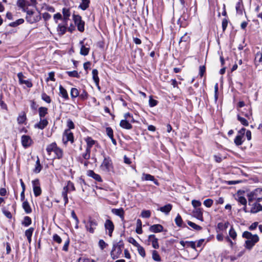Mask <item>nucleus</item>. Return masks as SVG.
I'll use <instances>...</instances> for the list:
<instances>
[{"mask_svg": "<svg viewBox=\"0 0 262 262\" xmlns=\"http://www.w3.org/2000/svg\"><path fill=\"white\" fill-rule=\"evenodd\" d=\"M85 226L87 231L90 233H93L98 224L97 221L92 219H90L88 222L84 221Z\"/></svg>", "mask_w": 262, "mask_h": 262, "instance_id": "obj_7", "label": "nucleus"}, {"mask_svg": "<svg viewBox=\"0 0 262 262\" xmlns=\"http://www.w3.org/2000/svg\"><path fill=\"white\" fill-rule=\"evenodd\" d=\"M59 93L60 95L66 100L68 99L69 96L66 90L61 85L59 86Z\"/></svg>", "mask_w": 262, "mask_h": 262, "instance_id": "obj_33", "label": "nucleus"}, {"mask_svg": "<svg viewBox=\"0 0 262 262\" xmlns=\"http://www.w3.org/2000/svg\"><path fill=\"white\" fill-rule=\"evenodd\" d=\"M23 207L27 213H30L32 211V209L27 201H24Z\"/></svg>", "mask_w": 262, "mask_h": 262, "instance_id": "obj_36", "label": "nucleus"}, {"mask_svg": "<svg viewBox=\"0 0 262 262\" xmlns=\"http://www.w3.org/2000/svg\"><path fill=\"white\" fill-rule=\"evenodd\" d=\"M242 114L243 116L246 117V119L250 120V122L253 120L252 118V113L251 108H249V112L248 113L242 112Z\"/></svg>", "mask_w": 262, "mask_h": 262, "instance_id": "obj_40", "label": "nucleus"}, {"mask_svg": "<svg viewBox=\"0 0 262 262\" xmlns=\"http://www.w3.org/2000/svg\"><path fill=\"white\" fill-rule=\"evenodd\" d=\"M136 232L138 234H141L142 233V222L140 219H138L137 221V227Z\"/></svg>", "mask_w": 262, "mask_h": 262, "instance_id": "obj_39", "label": "nucleus"}, {"mask_svg": "<svg viewBox=\"0 0 262 262\" xmlns=\"http://www.w3.org/2000/svg\"><path fill=\"white\" fill-rule=\"evenodd\" d=\"M106 132L107 135L110 138L112 137L113 136V130L111 127H106Z\"/></svg>", "mask_w": 262, "mask_h": 262, "instance_id": "obj_64", "label": "nucleus"}, {"mask_svg": "<svg viewBox=\"0 0 262 262\" xmlns=\"http://www.w3.org/2000/svg\"><path fill=\"white\" fill-rule=\"evenodd\" d=\"M255 62L256 64L257 62H262V53L260 51L257 52L255 54Z\"/></svg>", "mask_w": 262, "mask_h": 262, "instance_id": "obj_43", "label": "nucleus"}, {"mask_svg": "<svg viewBox=\"0 0 262 262\" xmlns=\"http://www.w3.org/2000/svg\"><path fill=\"white\" fill-rule=\"evenodd\" d=\"M147 242V245H150L151 244L152 247L154 249H158L159 248L158 239L154 234H151L148 236Z\"/></svg>", "mask_w": 262, "mask_h": 262, "instance_id": "obj_12", "label": "nucleus"}, {"mask_svg": "<svg viewBox=\"0 0 262 262\" xmlns=\"http://www.w3.org/2000/svg\"><path fill=\"white\" fill-rule=\"evenodd\" d=\"M107 245V244H106L103 240L100 239L99 241V246L101 250L104 249L106 247Z\"/></svg>", "mask_w": 262, "mask_h": 262, "instance_id": "obj_63", "label": "nucleus"}, {"mask_svg": "<svg viewBox=\"0 0 262 262\" xmlns=\"http://www.w3.org/2000/svg\"><path fill=\"white\" fill-rule=\"evenodd\" d=\"M151 215L149 210H143L141 212V216L143 218H149Z\"/></svg>", "mask_w": 262, "mask_h": 262, "instance_id": "obj_56", "label": "nucleus"}, {"mask_svg": "<svg viewBox=\"0 0 262 262\" xmlns=\"http://www.w3.org/2000/svg\"><path fill=\"white\" fill-rule=\"evenodd\" d=\"M67 73L69 76L72 77L78 78L80 76L77 71H68L67 72Z\"/></svg>", "mask_w": 262, "mask_h": 262, "instance_id": "obj_52", "label": "nucleus"}, {"mask_svg": "<svg viewBox=\"0 0 262 262\" xmlns=\"http://www.w3.org/2000/svg\"><path fill=\"white\" fill-rule=\"evenodd\" d=\"M31 219L29 216H25L24 217V221L22 223L23 225L26 227L29 226L31 224Z\"/></svg>", "mask_w": 262, "mask_h": 262, "instance_id": "obj_50", "label": "nucleus"}, {"mask_svg": "<svg viewBox=\"0 0 262 262\" xmlns=\"http://www.w3.org/2000/svg\"><path fill=\"white\" fill-rule=\"evenodd\" d=\"M112 212L114 214L119 216L122 220L124 219V210L122 208H119V209H113L112 210Z\"/></svg>", "mask_w": 262, "mask_h": 262, "instance_id": "obj_22", "label": "nucleus"}, {"mask_svg": "<svg viewBox=\"0 0 262 262\" xmlns=\"http://www.w3.org/2000/svg\"><path fill=\"white\" fill-rule=\"evenodd\" d=\"M80 44L81 45V48H80V54L82 55H83V56L87 55L89 54V53L90 47H86L83 44V41H81L80 42Z\"/></svg>", "mask_w": 262, "mask_h": 262, "instance_id": "obj_17", "label": "nucleus"}, {"mask_svg": "<svg viewBox=\"0 0 262 262\" xmlns=\"http://www.w3.org/2000/svg\"><path fill=\"white\" fill-rule=\"evenodd\" d=\"M172 209V205L170 204H167L163 207H160L158 210L161 212L168 214Z\"/></svg>", "mask_w": 262, "mask_h": 262, "instance_id": "obj_25", "label": "nucleus"}, {"mask_svg": "<svg viewBox=\"0 0 262 262\" xmlns=\"http://www.w3.org/2000/svg\"><path fill=\"white\" fill-rule=\"evenodd\" d=\"M72 98H76L79 95L78 90L76 88H72L70 93Z\"/></svg>", "mask_w": 262, "mask_h": 262, "instance_id": "obj_46", "label": "nucleus"}, {"mask_svg": "<svg viewBox=\"0 0 262 262\" xmlns=\"http://www.w3.org/2000/svg\"><path fill=\"white\" fill-rule=\"evenodd\" d=\"M191 204L193 207L195 208V209L201 205V202L200 201L195 200H193L191 202Z\"/></svg>", "mask_w": 262, "mask_h": 262, "instance_id": "obj_62", "label": "nucleus"}, {"mask_svg": "<svg viewBox=\"0 0 262 262\" xmlns=\"http://www.w3.org/2000/svg\"><path fill=\"white\" fill-rule=\"evenodd\" d=\"M195 216L199 220L203 221V212L202 209L201 208H196L194 211Z\"/></svg>", "mask_w": 262, "mask_h": 262, "instance_id": "obj_29", "label": "nucleus"}, {"mask_svg": "<svg viewBox=\"0 0 262 262\" xmlns=\"http://www.w3.org/2000/svg\"><path fill=\"white\" fill-rule=\"evenodd\" d=\"M41 98L43 101H45V102H46L48 103H50L51 102L50 97L48 95H47L46 93L42 94Z\"/></svg>", "mask_w": 262, "mask_h": 262, "instance_id": "obj_59", "label": "nucleus"}, {"mask_svg": "<svg viewBox=\"0 0 262 262\" xmlns=\"http://www.w3.org/2000/svg\"><path fill=\"white\" fill-rule=\"evenodd\" d=\"M73 19L79 31L82 32L84 30V21L79 15H73Z\"/></svg>", "mask_w": 262, "mask_h": 262, "instance_id": "obj_6", "label": "nucleus"}, {"mask_svg": "<svg viewBox=\"0 0 262 262\" xmlns=\"http://www.w3.org/2000/svg\"><path fill=\"white\" fill-rule=\"evenodd\" d=\"M242 237L245 239L244 247L246 249L250 251L259 241V237L258 235L253 234L249 231H244L242 234Z\"/></svg>", "mask_w": 262, "mask_h": 262, "instance_id": "obj_1", "label": "nucleus"}, {"mask_svg": "<svg viewBox=\"0 0 262 262\" xmlns=\"http://www.w3.org/2000/svg\"><path fill=\"white\" fill-rule=\"evenodd\" d=\"M254 201H251L248 202L249 205L251 206L250 212L253 213H255L262 210V206L259 204L258 202H254Z\"/></svg>", "mask_w": 262, "mask_h": 262, "instance_id": "obj_11", "label": "nucleus"}, {"mask_svg": "<svg viewBox=\"0 0 262 262\" xmlns=\"http://www.w3.org/2000/svg\"><path fill=\"white\" fill-rule=\"evenodd\" d=\"M90 4V0H82L78 7L82 10H85L89 7Z\"/></svg>", "mask_w": 262, "mask_h": 262, "instance_id": "obj_28", "label": "nucleus"}, {"mask_svg": "<svg viewBox=\"0 0 262 262\" xmlns=\"http://www.w3.org/2000/svg\"><path fill=\"white\" fill-rule=\"evenodd\" d=\"M188 224L189 226H190L191 227H192V228L196 230H200L202 229V227L201 226L195 224V223L191 221H188Z\"/></svg>", "mask_w": 262, "mask_h": 262, "instance_id": "obj_53", "label": "nucleus"}, {"mask_svg": "<svg viewBox=\"0 0 262 262\" xmlns=\"http://www.w3.org/2000/svg\"><path fill=\"white\" fill-rule=\"evenodd\" d=\"M175 223L176 225L179 227H182L183 224V220L180 215V214H178L175 219Z\"/></svg>", "mask_w": 262, "mask_h": 262, "instance_id": "obj_48", "label": "nucleus"}, {"mask_svg": "<svg viewBox=\"0 0 262 262\" xmlns=\"http://www.w3.org/2000/svg\"><path fill=\"white\" fill-rule=\"evenodd\" d=\"M247 198L248 202L256 201L259 202L262 200V188H257L248 193Z\"/></svg>", "mask_w": 262, "mask_h": 262, "instance_id": "obj_4", "label": "nucleus"}, {"mask_svg": "<svg viewBox=\"0 0 262 262\" xmlns=\"http://www.w3.org/2000/svg\"><path fill=\"white\" fill-rule=\"evenodd\" d=\"M48 124V121L47 119H40V121L38 123L35 125V127L40 129H43L46 127Z\"/></svg>", "mask_w": 262, "mask_h": 262, "instance_id": "obj_20", "label": "nucleus"}, {"mask_svg": "<svg viewBox=\"0 0 262 262\" xmlns=\"http://www.w3.org/2000/svg\"><path fill=\"white\" fill-rule=\"evenodd\" d=\"M237 120L244 126H248L249 121H250V120H248L247 119H246L238 115H237Z\"/></svg>", "mask_w": 262, "mask_h": 262, "instance_id": "obj_35", "label": "nucleus"}, {"mask_svg": "<svg viewBox=\"0 0 262 262\" xmlns=\"http://www.w3.org/2000/svg\"><path fill=\"white\" fill-rule=\"evenodd\" d=\"M104 227L105 230L108 231V235L111 237L112 236V233L114 230V225L113 223L110 220H106Z\"/></svg>", "mask_w": 262, "mask_h": 262, "instance_id": "obj_14", "label": "nucleus"}, {"mask_svg": "<svg viewBox=\"0 0 262 262\" xmlns=\"http://www.w3.org/2000/svg\"><path fill=\"white\" fill-rule=\"evenodd\" d=\"M213 200L210 199L205 200L204 202V205L207 207H210L213 204Z\"/></svg>", "mask_w": 262, "mask_h": 262, "instance_id": "obj_60", "label": "nucleus"}, {"mask_svg": "<svg viewBox=\"0 0 262 262\" xmlns=\"http://www.w3.org/2000/svg\"><path fill=\"white\" fill-rule=\"evenodd\" d=\"M84 140L86 143V148L91 150V148L95 144V141L90 137H88L86 138H85Z\"/></svg>", "mask_w": 262, "mask_h": 262, "instance_id": "obj_21", "label": "nucleus"}, {"mask_svg": "<svg viewBox=\"0 0 262 262\" xmlns=\"http://www.w3.org/2000/svg\"><path fill=\"white\" fill-rule=\"evenodd\" d=\"M69 141L72 143L74 142L73 134L70 129H66L63 134L62 142L66 144Z\"/></svg>", "mask_w": 262, "mask_h": 262, "instance_id": "obj_8", "label": "nucleus"}, {"mask_svg": "<svg viewBox=\"0 0 262 262\" xmlns=\"http://www.w3.org/2000/svg\"><path fill=\"white\" fill-rule=\"evenodd\" d=\"M26 120V115L24 112L19 114L17 118V122L18 124H24Z\"/></svg>", "mask_w": 262, "mask_h": 262, "instance_id": "obj_31", "label": "nucleus"}, {"mask_svg": "<svg viewBox=\"0 0 262 262\" xmlns=\"http://www.w3.org/2000/svg\"><path fill=\"white\" fill-rule=\"evenodd\" d=\"M229 236L233 239H235L237 236V234L234 229L232 227L229 232Z\"/></svg>", "mask_w": 262, "mask_h": 262, "instance_id": "obj_54", "label": "nucleus"}, {"mask_svg": "<svg viewBox=\"0 0 262 262\" xmlns=\"http://www.w3.org/2000/svg\"><path fill=\"white\" fill-rule=\"evenodd\" d=\"M39 115L40 119L43 118L48 113V108L45 107H40L38 110Z\"/></svg>", "mask_w": 262, "mask_h": 262, "instance_id": "obj_34", "label": "nucleus"}, {"mask_svg": "<svg viewBox=\"0 0 262 262\" xmlns=\"http://www.w3.org/2000/svg\"><path fill=\"white\" fill-rule=\"evenodd\" d=\"M62 11L63 15V20L65 23H67V20L69 19V17L71 15L70 9L68 8H63Z\"/></svg>", "mask_w": 262, "mask_h": 262, "instance_id": "obj_26", "label": "nucleus"}, {"mask_svg": "<svg viewBox=\"0 0 262 262\" xmlns=\"http://www.w3.org/2000/svg\"><path fill=\"white\" fill-rule=\"evenodd\" d=\"M33 190L35 196H39L41 194L40 184L38 179H35L32 181Z\"/></svg>", "mask_w": 262, "mask_h": 262, "instance_id": "obj_9", "label": "nucleus"}, {"mask_svg": "<svg viewBox=\"0 0 262 262\" xmlns=\"http://www.w3.org/2000/svg\"><path fill=\"white\" fill-rule=\"evenodd\" d=\"M21 142L23 146L26 148L32 144V140L30 136L27 135H23L21 138Z\"/></svg>", "mask_w": 262, "mask_h": 262, "instance_id": "obj_13", "label": "nucleus"}, {"mask_svg": "<svg viewBox=\"0 0 262 262\" xmlns=\"http://www.w3.org/2000/svg\"><path fill=\"white\" fill-rule=\"evenodd\" d=\"M67 28L66 25L59 24L58 25L57 31L60 35H62L66 32Z\"/></svg>", "mask_w": 262, "mask_h": 262, "instance_id": "obj_24", "label": "nucleus"}, {"mask_svg": "<svg viewBox=\"0 0 262 262\" xmlns=\"http://www.w3.org/2000/svg\"><path fill=\"white\" fill-rule=\"evenodd\" d=\"M46 151L49 156L51 155L52 152H54L55 154L54 158L60 159L63 156V150L57 145L55 142H52L48 145L46 147Z\"/></svg>", "mask_w": 262, "mask_h": 262, "instance_id": "obj_2", "label": "nucleus"}, {"mask_svg": "<svg viewBox=\"0 0 262 262\" xmlns=\"http://www.w3.org/2000/svg\"><path fill=\"white\" fill-rule=\"evenodd\" d=\"M101 169L105 172H108L113 169V163L109 157H104V159L100 165Z\"/></svg>", "mask_w": 262, "mask_h": 262, "instance_id": "obj_5", "label": "nucleus"}, {"mask_svg": "<svg viewBox=\"0 0 262 262\" xmlns=\"http://www.w3.org/2000/svg\"><path fill=\"white\" fill-rule=\"evenodd\" d=\"M24 22V19L20 18L16 20L15 21L12 22L9 24V26L12 27H15L20 24H22Z\"/></svg>", "mask_w": 262, "mask_h": 262, "instance_id": "obj_42", "label": "nucleus"}, {"mask_svg": "<svg viewBox=\"0 0 262 262\" xmlns=\"http://www.w3.org/2000/svg\"><path fill=\"white\" fill-rule=\"evenodd\" d=\"M63 189L68 192H70L74 191L75 189L74 184L71 181H68L67 185L63 187Z\"/></svg>", "mask_w": 262, "mask_h": 262, "instance_id": "obj_30", "label": "nucleus"}, {"mask_svg": "<svg viewBox=\"0 0 262 262\" xmlns=\"http://www.w3.org/2000/svg\"><path fill=\"white\" fill-rule=\"evenodd\" d=\"M236 10L237 13L240 14L243 12V5L241 2H238L236 5Z\"/></svg>", "mask_w": 262, "mask_h": 262, "instance_id": "obj_55", "label": "nucleus"}, {"mask_svg": "<svg viewBox=\"0 0 262 262\" xmlns=\"http://www.w3.org/2000/svg\"><path fill=\"white\" fill-rule=\"evenodd\" d=\"M68 192H69L68 191H67L63 189V191L62 192V196L63 198L65 205L68 203Z\"/></svg>", "mask_w": 262, "mask_h": 262, "instance_id": "obj_58", "label": "nucleus"}, {"mask_svg": "<svg viewBox=\"0 0 262 262\" xmlns=\"http://www.w3.org/2000/svg\"><path fill=\"white\" fill-rule=\"evenodd\" d=\"M17 77L20 84H25L28 88H31L33 84L31 80L29 79L25 80V76L23 73H18L17 74Z\"/></svg>", "mask_w": 262, "mask_h": 262, "instance_id": "obj_10", "label": "nucleus"}, {"mask_svg": "<svg viewBox=\"0 0 262 262\" xmlns=\"http://www.w3.org/2000/svg\"><path fill=\"white\" fill-rule=\"evenodd\" d=\"M3 96L2 94H0V106L2 109L7 111L8 110L7 104L3 100Z\"/></svg>", "mask_w": 262, "mask_h": 262, "instance_id": "obj_41", "label": "nucleus"}, {"mask_svg": "<svg viewBox=\"0 0 262 262\" xmlns=\"http://www.w3.org/2000/svg\"><path fill=\"white\" fill-rule=\"evenodd\" d=\"M236 200L242 205H246L247 200L244 196H241L238 193L236 197Z\"/></svg>", "mask_w": 262, "mask_h": 262, "instance_id": "obj_37", "label": "nucleus"}, {"mask_svg": "<svg viewBox=\"0 0 262 262\" xmlns=\"http://www.w3.org/2000/svg\"><path fill=\"white\" fill-rule=\"evenodd\" d=\"M98 72L96 69H94L92 71L93 79L95 82L96 84L98 86L99 79L98 76Z\"/></svg>", "mask_w": 262, "mask_h": 262, "instance_id": "obj_32", "label": "nucleus"}, {"mask_svg": "<svg viewBox=\"0 0 262 262\" xmlns=\"http://www.w3.org/2000/svg\"><path fill=\"white\" fill-rule=\"evenodd\" d=\"M41 168L42 166L40 163L39 159L38 158L36 161V164L33 171L35 173H38L41 171Z\"/></svg>", "mask_w": 262, "mask_h": 262, "instance_id": "obj_38", "label": "nucleus"}, {"mask_svg": "<svg viewBox=\"0 0 262 262\" xmlns=\"http://www.w3.org/2000/svg\"><path fill=\"white\" fill-rule=\"evenodd\" d=\"M243 136L241 135H237L234 139V143L236 145H241L243 144V141L242 140Z\"/></svg>", "mask_w": 262, "mask_h": 262, "instance_id": "obj_44", "label": "nucleus"}, {"mask_svg": "<svg viewBox=\"0 0 262 262\" xmlns=\"http://www.w3.org/2000/svg\"><path fill=\"white\" fill-rule=\"evenodd\" d=\"M152 257L154 260L157 261H160L161 259V257L158 254V252L156 250H154L152 252Z\"/></svg>", "mask_w": 262, "mask_h": 262, "instance_id": "obj_45", "label": "nucleus"}, {"mask_svg": "<svg viewBox=\"0 0 262 262\" xmlns=\"http://www.w3.org/2000/svg\"><path fill=\"white\" fill-rule=\"evenodd\" d=\"M33 231H34V228L32 227L29 228L28 229L26 230L25 231V236L27 237L28 242L29 243H31V237H32V235Z\"/></svg>", "mask_w": 262, "mask_h": 262, "instance_id": "obj_27", "label": "nucleus"}, {"mask_svg": "<svg viewBox=\"0 0 262 262\" xmlns=\"http://www.w3.org/2000/svg\"><path fill=\"white\" fill-rule=\"evenodd\" d=\"M137 250L138 251V253L139 254L143 257H144L145 256V251L143 247H142L140 245H139L138 247H137Z\"/></svg>", "mask_w": 262, "mask_h": 262, "instance_id": "obj_51", "label": "nucleus"}, {"mask_svg": "<svg viewBox=\"0 0 262 262\" xmlns=\"http://www.w3.org/2000/svg\"><path fill=\"white\" fill-rule=\"evenodd\" d=\"M88 176L93 178L96 181L98 182H102V180L100 175L98 174L95 173L93 170H88L87 172Z\"/></svg>", "mask_w": 262, "mask_h": 262, "instance_id": "obj_19", "label": "nucleus"}, {"mask_svg": "<svg viewBox=\"0 0 262 262\" xmlns=\"http://www.w3.org/2000/svg\"><path fill=\"white\" fill-rule=\"evenodd\" d=\"M190 40V36L185 33L183 36L181 37L179 41V43H181L183 42H187Z\"/></svg>", "mask_w": 262, "mask_h": 262, "instance_id": "obj_47", "label": "nucleus"}, {"mask_svg": "<svg viewBox=\"0 0 262 262\" xmlns=\"http://www.w3.org/2000/svg\"><path fill=\"white\" fill-rule=\"evenodd\" d=\"M120 126L122 128L126 129H130L132 128V124L126 120H122L120 122Z\"/></svg>", "mask_w": 262, "mask_h": 262, "instance_id": "obj_23", "label": "nucleus"}, {"mask_svg": "<svg viewBox=\"0 0 262 262\" xmlns=\"http://www.w3.org/2000/svg\"><path fill=\"white\" fill-rule=\"evenodd\" d=\"M91 150L86 148L85 151L82 154V157L85 160H89L90 158Z\"/></svg>", "mask_w": 262, "mask_h": 262, "instance_id": "obj_57", "label": "nucleus"}, {"mask_svg": "<svg viewBox=\"0 0 262 262\" xmlns=\"http://www.w3.org/2000/svg\"><path fill=\"white\" fill-rule=\"evenodd\" d=\"M149 231L154 233H159L163 231V227L160 224H155L149 227Z\"/></svg>", "mask_w": 262, "mask_h": 262, "instance_id": "obj_16", "label": "nucleus"}, {"mask_svg": "<svg viewBox=\"0 0 262 262\" xmlns=\"http://www.w3.org/2000/svg\"><path fill=\"white\" fill-rule=\"evenodd\" d=\"M17 6L21 8L24 12L26 9H29V3L25 0H18L17 3Z\"/></svg>", "mask_w": 262, "mask_h": 262, "instance_id": "obj_18", "label": "nucleus"}, {"mask_svg": "<svg viewBox=\"0 0 262 262\" xmlns=\"http://www.w3.org/2000/svg\"><path fill=\"white\" fill-rule=\"evenodd\" d=\"M117 250H118V252H119V253H121V248L120 247V246H114L113 247V250L111 252V256L112 257H113V259H115L116 258H117V256H115L114 255V252L115 251Z\"/></svg>", "mask_w": 262, "mask_h": 262, "instance_id": "obj_49", "label": "nucleus"}, {"mask_svg": "<svg viewBox=\"0 0 262 262\" xmlns=\"http://www.w3.org/2000/svg\"><path fill=\"white\" fill-rule=\"evenodd\" d=\"M26 19L30 24H33L39 21L41 19V15L39 11H35L30 9H26Z\"/></svg>", "mask_w": 262, "mask_h": 262, "instance_id": "obj_3", "label": "nucleus"}, {"mask_svg": "<svg viewBox=\"0 0 262 262\" xmlns=\"http://www.w3.org/2000/svg\"><path fill=\"white\" fill-rule=\"evenodd\" d=\"M53 239L54 242H56L58 244H60L62 242V239L61 237L57 234H54L53 236Z\"/></svg>", "mask_w": 262, "mask_h": 262, "instance_id": "obj_61", "label": "nucleus"}, {"mask_svg": "<svg viewBox=\"0 0 262 262\" xmlns=\"http://www.w3.org/2000/svg\"><path fill=\"white\" fill-rule=\"evenodd\" d=\"M141 180L143 181H150L154 182V183L157 186L159 185V182L156 180L154 177L149 174L143 173L142 174Z\"/></svg>", "mask_w": 262, "mask_h": 262, "instance_id": "obj_15", "label": "nucleus"}]
</instances>
